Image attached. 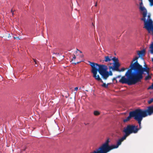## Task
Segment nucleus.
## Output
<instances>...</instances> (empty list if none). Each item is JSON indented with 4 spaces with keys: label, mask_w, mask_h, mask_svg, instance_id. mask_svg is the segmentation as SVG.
<instances>
[{
    "label": "nucleus",
    "mask_w": 153,
    "mask_h": 153,
    "mask_svg": "<svg viewBox=\"0 0 153 153\" xmlns=\"http://www.w3.org/2000/svg\"><path fill=\"white\" fill-rule=\"evenodd\" d=\"M145 68H143L138 62L137 61L131 64L130 69L125 74V76L122 77L119 82L122 84H127L128 85H134L138 82L141 81L143 78V74L146 72L148 74H149V68L145 65Z\"/></svg>",
    "instance_id": "obj_1"
},
{
    "label": "nucleus",
    "mask_w": 153,
    "mask_h": 153,
    "mask_svg": "<svg viewBox=\"0 0 153 153\" xmlns=\"http://www.w3.org/2000/svg\"><path fill=\"white\" fill-rule=\"evenodd\" d=\"M110 140L108 138L105 143L103 144L96 151H94L91 153H107L111 150L118 147L122 143V141L120 139H119L116 145H109Z\"/></svg>",
    "instance_id": "obj_2"
},
{
    "label": "nucleus",
    "mask_w": 153,
    "mask_h": 153,
    "mask_svg": "<svg viewBox=\"0 0 153 153\" xmlns=\"http://www.w3.org/2000/svg\"><path fill=\"white\" fill-rule=\"evenodd\" d=\"M90 65L91 66L92 69L94 68L97 70V72L98 71L100 74L102 76V77L106 78L108 76V71H107L108 68L107 66L105 65H99L97 63L89 62Z\"/></svg>",
    "instance_id": "obj_3"
},
{
    "label": "nucleus",
    "mask_w": 153,
    "mask_h": 153,
    "mask_svg": "<svg viewBox=\"0 0 153 153\" xmlns=\"http://www.w3.org/2000/svg\"><path fill=\"white\" fill-rule=\"evenodd\" d=\"M152 114L147 109L143 110L140 109H137L135 110V116L134 118L138 121L139 126H140L143 118L145 117L148 115H151Z\"/></svg>",
    "instance_id": "obj_4"
},
{
    "label": "nucleus",
    "mask_w": 153,
    "mask_h": 153,
    "mask_svg": "<svg viewBox=\"0 0 153 153\" xmlns=\"http://www.w3.org/2000/svg\"><path fill=\"white\" fill-rule=\"evenodd\" d=\"M137 129L135 128V125L133 124H129L126 126L124 128L123 132L125 133L124 135L120 138L122 142L126 137L132 134H136L137 133Z\"/></svg>",
    "instance_id": "obj_5"
},
{
    "label": "nucleus",
    "mask_w": 153,
    "mask_h": 153,
    "mask_svg": "<svg viewBox=\"0 0 153 153\" xmlns=\"http://www.w3.org/2000/svg\"><path fill=\"white\" fill-rule=\"evenodd\" d=\"M91 72L93 74V76L95 79L98 81H100L101 82L103 83V81L100 78L99 75H97V70L94 68L92 69L91 71Z\"/></svg>",
    "instance_id": "obj_6"
},
{
    "label": "nucleus",
    "mask_w": 153,
    "mask_h": 153,
    "mask_svg": "<svg viewBox=\"0 0 153 153\" xmlns=\"http://www.w3.org/2000/svg\"><path fill=\"white\" fill-rule=\"evenodd\" d=\"M120 66V64L119 62L114 63L113 66H109V68L110 70L112 69L113 71H119V68Z\"/></svg>",
    "instance_id": "obj_7"
},
{
    "label": "nucleus",
    "mask_w": 153,
    "mask_h": 153,
    "mask_svg": "<svg viewBox=\"0 0 153 153\" xmlns=\"http://www.w3.org/2000/svg\"><path fill=\"white\" fill-rule=\"evenodd\" d=\"M135 110L133 111L130 112L129 116L126 119H124L123 122L124 123L126 122L129 121L131 117H134L135 116Z\"/></svg>",
    "instance_id": "obj_8"
},
{
    "label": "nucleus",
    "mask_w": 153,
    "mask_h": 153,
    "mask_svg": "<svg viewBox=\"0 0 153 153\" xmlns=\"http://www.w3.org/2000/svg\"><path fill=\"white\" fill-rule=\"evenodd\" d=\"M145 51L143 50L140 51H138L137 52V54L139 56V57H143L145 56Z\"/></svg>",
    "instance_id": "obj_9"
},
{
    "label": "nucleus",
    "mask_w": 153,
    "mask_h": 153,
    "mask_svg": "<svg viewBox=\"0 0 153 153\" xmlns=\"http://www.w3.org/2000/svg\"><path fill=\"white\" fill-rule=\"evenodd\" d=\"M112 56H105L104 61L105 62H109L112 60Z\"/></svg>",
    "instance_id": "obj_10"
},
{
    "label": "nucleus",
    "mask_w": 153,
    "mask_h": 153,
    "mask_svg": "<svg viewBox=\"0 0 153 153\" xmlns=\"http://www.w3.org/2000/svg\"><path fill=\"white\" fill-rule=\"evenodd\" d=\"M147 109L151 113L153 114V105L148 107Z\"/></svg>",
    "instance_id": "obj_11"
},
{
    "label": "nucleus",
    "mask_w": 153,
    "mask_h": 153,
    "mask_svg": "<svg viewBox=\"0 0 153 153\" xmlns=\"http://www.w3.org/2000/svg\"><path fill=\"white\" fill-rule=\"evenodd\" d=\"M112 60L114 62V63L119 62L118 58H116L115 57H114L113 58H112Z\"/></svg>",
    "instance_id": "obj_12"
},
{
    "label": "nucleus",
    "mask_w": 153,
    "mask_h": 153,
    "mask_svg": "<svg viewBox=\"0 0 153 153\" xmlns=\"http://www.w3.org/2000/svg\"><path fill=\"white\" fill-rule=\"evenodd\" d=\"M108 76L106 78H103V79L105 80L107 79L109 77V76H112V73L111 71H109V72H108Z\"/></svg>",
    "instance_id": "obj_13"
},
{
    "label": "nucleus",
    "mask_w": 153,
    "mask_h": 153,
    "mask_svg": "<svg viewBox=\"0 0 153 153\" xmlns=\"http://www.w3.org/2000/svg\"><path fill=\"white\" fill-rule=\"evenodd\" d=\"M149 48L151 49V53H153V42L150 45Z\"/></svg>",
    "instance_id": "obj_14"
},
{
    "label": "nucleus",
    "mask_w": 153,
    "mask_h": 153,
    "mask_svg": "<svg viewBox=\"0 0 153 153\" xmlns=\"http://www.w3.org/2000/svg\"><path fill=\"white\" fill-rule=\"evenodd\" d=\"M94 114L96 116H97L100 114V113L98 111H94Z\"/></svg>",
    "instance_id": "obj_15"
},
{
    "label": "nucleus",
    "mask_w": 153,
    "mask_h": 153,
    "mask_svg": "<svg viewBox=\"0 0 153 153\" xmlns=\"http://www.w3.org/2000/svg\"><path fill=\"white\" fill-rule=\"evenodd\" d=\"M33 59L36 64L35 66H37L38 65V63H39V62L37 60H36L35 59Z\"/></svg>",
    "instance_id": "obj_16"
},
{
    "label": "nucleus",
    "mask_w": 153,
    "mask_h": 153,
    "mask_svg": "<svg viewBox=\"0 0 153 153\" xmlns=\"http://www.w3.org/2000/svg\"><path fill=\"white\" fill-rule=\"evenodd\" d=\"M151 76L149 74H148V75L147 76H146L145 77V79L146 80H149V79H151Z\"/></svg>",
    "instance_id": "obj_17"
},
{
    "label": "nucleus",
    "mask_w": 153,
    "mask_h": 153,
    "mask_svg": "<svg viewBox=\"0 0 153 153\" xmlns=\"http://www.w3.org/2000/svg\"><path fill=\"white\" fill-rule=\"evenodd\" d=\"M135 128H137V133L138 132V131L141 129V125H140V126H139V127L138 128V126H135Z\"/></svg>",
    "instance_id": "obj_18"
},
{
    "label": "nucleus",
    "mask_w": 153,
    "mask_h": 153,
    "mask_svg": "<svg viewBox=\"0 0 153 153\" xmlns=\"http://www.w3.org/2000/svg\"><path fill=\"white\" fill-rule=\"evenodd\" d=\"M140 9L141 11H146V9H145V8L144 7H143L141 6L140 7Z\"/></svg>",
    "instance_id": "obj_19"
},
{
    "label": "nucleus",
    "mask_w": 153,
    "mask_h": 153,
    "mask_svg": "<svg viewBox=\"0 0 153 153\" xmlns=\"http://www.w3.org/2000/svg\"><path fill=\"white\" fill-rule=\"evenodd\" d=\"M108 84H106L105 83H103L102 85V86L107 88L108 87Z\"/></svg>",
    "instance_id": "obj_20"
},
{
    "label": "nucleus",
    "mask_w": 153,
    "mask_h": 153,
    "mask_svg": "<svg viewBox=\"0 0 153 153\" xmlns=\"http://www.w3.org/2000/svg\"><path fill=\"white\" fill-rule=\"evenodd\" d=\"M138 58H139L138 57H137V56H136V57H135V58H134V59H133V60L132 61V62H131V64L132 63H133V62L135 61V60H136V61H137V59H138Z\"/></svg>",
    "instance_id": "obj_21"
},
{
    "label": "nucleus",
    "mask_w": 153,
    "mask_h": 153,
    "mask_svg": "<svg viewBox=\"0 0 153 153\" xmlns=\"http://www.w3.org/2000/svg\"><path fill=\"white\" fill-rule=\"evenodd\" d=\"M153 102V99L152 98L149 100L148 101V103L149 104H151V103H152Z\"/></svg>",
    "instance_id": "obj_22"
},
{
    "label": "nucleus",
    "mask_w": 153,
    "mask_h": 153,
    "mask_svg": "<svg viewBox=\"0 0 153 153\" xmlns=\"http://www.w3.org/2000/svg\"><path fill=\"white\" fill-rule=\"evenodd\" d=\"M125 68H122L120 70H119V71H125Z\"/></svg>",
    "instance_id": "obj_23"
},
{
    "label": "nucleus",
    "mask_w": 153,
    "mask_h": 153,
    "mask_svg": "<svg viewBox=\"0 0 153 153\" xmlns=\"http://www.w3.org/2000/svg\"><path fill=\"white\" fill-rule=\"evenodd\" d=\"M76 57L75 55H74V56L73 58V59H72L71 60V61H73V59H76Z\"/></svg>",
    "instance_id": "obj_24"
},
{
    "label": "nucleus",
    "mask_w": 153,
    "mask_h": 153,
    "mask_svg": "<svg viewBox=\"0 0 153 153\" xmlns=\"http://www.w3.org/2000/svg\"><path fill=\"white\" fill-rule=\"evenodd\" d=\"M114 65V63H109V64H108V66H111V65Z\"/></svg>",
    "instance_id": "obj_25"
},
{
    "label": "nucleus",
    "mask_w": 153,
    "mask_h": 153,
    "mask_svg": "<svg viewBox=\"0 0 153 153\" xmlns=\"http://www.w3.org/2000/svg\"><path fill=\"white\" fill-rule=\"evenodd\" d=\"M14 38L15 39H20V38H19V37H14Z\"/></svg>",
    "instance_id": "obj_26"
},
{
    "label": "nucleus",
    "mask_w": 153,
    "mask_h": 153,
    "mask_svg": "<svg viewBox=\"0 0 153 153\" xmlns=\"http://www.w3.org/2000/svg\"><path fill=\"white\" fill-rule=\"evenodd\" d=\"M11 12L12 14V15H14L13 11V9H12L11 10Z\"/></svg>",
    "instance_id": "obj_27"
},
{
    "label": "nucleus",
    "mask_w": 153,
    "mask_h": 153,
    "mask_svg": "<svg viewBox=\"0 0 153 153\" xmlns=\"http://www.w3.org/2000/svg\"><path fill=\"white\" fill-rule=\"evenodd\" d=\"M78 89V87H75V88H74V90H76V91H77V89Z\"/></svg>",
    "instance_id": "obj_28"
},
{
    "label": "nucleus",
    "mask_w": 153,
    "mask_h": 153,
    "mask_svg": "<svg viewBox=\"0 0 153 153\" xmlns=\"http://www.w3.org/2000/svg\"><path fill=\"white\" fill-rule=\"evenodd\" d=\"M76 50H77V51H79V52H80V53H82V52L81 51H80L78 49H76Z\"/></svg>",
    "instance_id": "obj_29"
},
{
    "label": "nucleus",
    "mask_w": 153,
    "mask_h": 153,
    "mask_svg": "<svg viewBox=\"0 0 153 153\" xmlns=\"http://www.w3.org/2000/svg\"><path fill=\"white\" fill-rule=\"evenodd\" d=\"M84 124L85 125H88L89 124V123H84Z\"/></svg>",
    "instance_id": "obj_30"
},
{
    "label": "nucleus",
    "mask_w": 153,
    "mask_h": 153,
    "mask_svg": "<svg viewBox=\"0 0 153 153\" xmlns=\"http://www.w3.org/2000/svg\"><path fill=\"white\" fill-rule=\"evenodd\" d=\"M116 79V78H114L113 79V80H115Z\"/></svg>",
    "instance_id": "obj_31"
},
{
    "label": "nucleus",
    "mask_w": 153,
    "mask_h": 153,
    "mask_svg": "<svg viewBox=\"0 0 153 153\" xmlns=\"http://www.w3.org/2000/svg\"><path fill=\"white\" fill-rule=\"evenodd\" d=\"M80 62H81V61H80L79 62H77L76 63H75V64H76L77 63H80Z\"/></svg>",
    "instance_id": "obj_32"
},
{
    "label": "nucleus",
    "mask_w": 153,
    "mask_h": 153,
    "mask_svg": "<svg viewBox=\"0 0 153 153\" xmlns=\"http://www.w3.org/2000/svg\"><path fill=\"white\" fill-rule=\"evenodd\" d=\"M121 77V76L120 75H119V76H118L117 77V78H120Z\"/></svg>",
    "instance_id": "obj_33"
},
{
    "label": "nucleus",
    "mask_w": 153,
    "mask_h": 153,
    "mask_svg": "<svg viewBox=\"0 0 153 153\" xmlns=\"http://www.w3.org/2000/svg\"><path fill=\"white\" fill-rule=\"evenodd\" d=\"M97 2H96V3L95 4V6L96 7V6H97Z\"/></svg>",
    "instance_id": "obj_34"
},
{
    "label": "nucleus",
    "mask_w": 153,
    "mask_h": 153,
    "mask_svg": "<svg viewBox=\"0 0 153 153\" xmlns=\"http://www.w3.org/2000/svg\"><path fill=\"white\" fill-rule=\"evenodd\" d=\"M151 86L152 87V89H153V84H152V85Z\"/></svg>",
    "instance_id": "obj_35"
},
{
    "label": "nucleus",
    "mask_w": 153,
    "mask_h": 153,
    "mask_svg": "<svg viewBox=\"0 0 153 153\" xmlns=\"http://www.w3.org/2000/svg\"><path fill=\"white\" fill-rule=\"evenodd\" d=\"M11 37V36H10V34H9V36H8V38H9V37Z\"/></svg>",
    "instance_id": "obj_36"
},
{
    "label": "nucleus",
    "mask_w": 153,
    "mask_h": 153,
    "mask_svg": "<svg viewBox=\"0 0 153 153\" xmlns=\"http://www.w3.org/2000/svg\"><path fill=\"white\" fill-rule=\"evenodd\" d=\"M148 18H150V16H149V15H148Z\"/></svg>",
    "instance_id": "obj_37"
},
{
    "label": "nucleus",
    "mask_w": 153,
    "mask_h": 153,
    "mask_svg": "<svg viewBox=\"0 0 153 153\" xmlns=\"http://www.w3.org/2000/svg\"><path fill=\"white\" fill-rule=\"evenodd\" d=\"M152 61L153 62V58L152 59Z\"/></svg>",
    "instance_id": "obj_38"
},
{
    "label": "nucleus",
    "mask_w": 153,
    "mask_h": 153,
    "mask_svg": "<svg viewBox=\"0 0 153 153\" xmlns=\"http://www.w3.org/2000/svg\"><path fill=\"white\" fill-rule=\"evenodd\" d=\"M152 98L153 99V98Z\"/></svg>",
    "instance_id": "obj_39"
}]
</instances>
